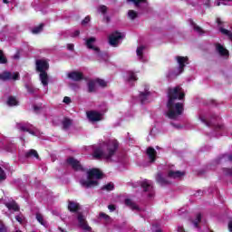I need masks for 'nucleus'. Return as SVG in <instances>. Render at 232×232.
I'll list each match as a JSON object with an SVG mask.
<instances>
[{"label": "nucleus", "instance_id": "nucleus-1", "mask_svg": "<svg viewBox=\"0 0 232 232\" xmlns=\"http://www.w3.org/2000/svg\"><path fill=\"white\" fill-rule=\"evenodd\" d=\"M184 90L180 86L169 88L168 91L169 102L167 103L166 116L172 121H179L184 111V105L181 102H175L184 99Z\"/></svg>", "mask_w": 232, "mask_h": 232}, {"label": "nucleus", "instance_id": "nucleus-2", "mask_svg": "<svg viewBox=\"0 0 232 232\" xmlns=\"http://www.w3.org/2000/svg\"><path fill=\"white\" fill-rule=\"evenodd\" d=\"M117 150H119V141L117 140H108L99 145L92 146V157L96 160H101V159L111 160V157L117 153Z\"/></svg>", "mask_w": 232, "mask_h": 232}, {"label": "nucleus", "instance_id": "nucleus-3", "mask_svg": "<svg viewBox=\"0 0 232 232\" xmlns=\"http://www.w3.org/2000/svg\"><path fill=\"white\" fill-rule=\"evenodd\" d=\"M198 120L208 128L213 126L216 135H229L227 128L220 122L221 118L218 114H213L208 111H200L198 112Z\"/></svg>", "mask_w": 232, "mask_h": 232}, {"label": "nucleus", "instance_id": "nucleus-4", "mask_svg": "<svg viewBox=\"0 0 232 232\" xmlns=\"http://www.w3.org/2000/svg\"><path fill=\"white\" fill-rule=\"evenodd\" d=\"M102 172L98 169H92L87 171V179H81L80 184L82 188H95L99 186V179H102Z\"/></svg>", "mask_w": 232, "mask_h": 232}, {"label": "nucleus", "instance_id": "nucleus-5", "mask_svg": "<svg viewBox=\"0 0 232 232\" xmlns=\"http://www.w3.org/2000/svg\"><path fill=\"white\" fill-rule=\"evenodd\" d=\"M36 64V72H40V81L45 88V93L48 92V72L46 71L50 68V64L48 61L44 59H39L35 62Z\"/></svg>", "mask_w": 232, "mask_h": 232}, {"label": "nucleus", "instance_id": "nucleus-6", "mask_svg": "<svg viewBox=\"0 0 232 232\" xmlns=\"http://www.w3.org/2000/svg\"><path fill=\"white\" fill-rule=\"evenodd\" d=\"M182 177H184V172L179 170H169L167 177H164L163 173L159 172L156 176V182L160 186H168V184H171L169 179H182Z\"/></svg>", "mask_w": 232, "mask_h": 232}, {"label": "nucleus", "instance_id": "nucleus-7", "mask_svg": "<svg viewBox=\"0 0 232 232\" xmlns=\"http://www.w3.org/2000/svg\"><path fill=\"white\" fill-rule=\"evenodd\" d=\"M0 150H4V151H7L8 153H15L17 151L15 139L0 134Z\"/></svg>", "mask_w": 232, "mask_h": 232}, {"label": "nucleus", "instance_id": "nucleus-8", "mask_svg": "<svg viewBox=\"0 0 232 232\" xmlns=\"http://www.w3.org/2000/svg\"><path fill=\"white\" fill-rule=\"evenodd\" d=\"M15 128L19 130V131H27L34 137H41V130L26 121L17 122Z\"/></svg>", "mask_w": 232, "mask_h": 232}, {"label": "nucleus", "instance_id": "nucleus-9", "mask_svg": "<svg viewBox=\"0 0 232 232\" xmlns=\"http://www.w3.org/2000/svg\"><path fill=\"white\" fill-rule=\"evenodd\" d=\"M100 112L96 111H91L87 112V117L92 122H97V121L102 120V115L108 111V105L106 102H102L99 107Z\"/></svg>", "mask_w": 232, "mask_h": 232}, {"label": "nucleus", "instance_id": "nucleus-10", "mask_svg": "<svg viewBox=\"0 0 232 232\" xmlns=\"http://www.w3.org/2000/svg\"><path fill=\"white\" fill-rule=\"evenodd\" d=\"M153 101V93L148 89H145L144 92H140L138 97L132 98V102H140L141 104H146Z\"/></svg>", "mask_w": 232, "mask_h": 232}, {"label": "nucleus", "instance_id": "nucleus-11", "mask_svg": "<svg viewBox=\"0 0 232 232\" xmlns=\"http://www.w3.org/2000/svg\"><path fill=\"white\" fill-rule=\"evenodd\" d=\"M139 185H140L144 193H146L148 198H153V197H155V190L153 189V181L144 179L143 181H140Z\"/></svg>", "mask_w": 232, "mask_h": 232}, {"label": "nucleus", "instance_id": "nucleus-12", "mask_svg": "<svg viewBox=\"0 0 232 232\" xmlns=\"http://www.w3.org/2000/svg\"><path fill=\"white\" fill-rule=\"evenodd\" d=\"M93 44H95L94 37H91L86 40L87 48H89V50L94 51L95 57H96V59H98V61H102V59H104V57H106V53H102L101 50H99L98 47H95Z\"/></svg>", "mask_w": 232, "mask_h": 232}, {"label": "nucleus", "instance_id": "nucleus-13", "mask_svg": "<svg viewBox=\"0 0 232 232\" xmlns=\"http://www.w3.org/2000/svg\"><path fill=\"white\" fill-rule=\"evenodd\" d=\"M122 39H124V34H122V33H112L109 36V44H111V46H113L115 48L122 43Z\"/></svg>", "mask_w": 232, "mask_h": 232}, {"label": "nucleus", "instance_id": "nucleus-14", "mask_svg": "<svg viewBox=\"0 0 232 232\" xmlns=\"http://www.w3.org/2000/svg\"><path fill=\"white\" fill-rule=\"evenodd\" d=\"M177 62L179 64V68H177L174 71V75H180V73H182V72H184V68L186 67V64H189V62L188 60V57H184V56H177Z\"/></svg>", "mask_w": 232, "mask_h": 232}, {"label": "nucleus", "instance_id": "nucleus-15", "mask_svg": "<svg viewBox=\"0 0 232 232\" xmlns=\"http://www.w3.org/2000/svg\"><path fill=\"white\" fill-rule=\"evenodd\" d=\"M4 204L10 213H19V205H17L15 200L5 198Z\"/></svg>", "mask_w": 232, "mask_h": 232}, {"label": "nucleus", "instance_id": "nucleus-16", "mask_svg": "<svg viewBox=\"0 0 232 232\" xmlns=\"http://www.w3.org/2000/svg\"><path fill=\"white\" fill-rule=\"evenodd\" d=\"M1 81H19V72H4L0 73Z\"/></svg>", "mask_w": 232, "mask_h": 232}, {"label": "nucleus", "instance_id": "nucleus-17", "mask_svg": "<svg viewBox=\"0 0 232 232\" xmlns=\"http://www.w3.org/2000/svg\"><path fill=\"white\" fill-rule=\"evenodd\" d=\"M77 220L80 227L83 231L92 232V227L88 226V222H86V217H84L82 213H77Z\"/></svg>", "mask_w": 232, "mask_h": 232}, {"label": "nucleus", "instance_id": "nucleus-18", "mask_svg": "<svg viewBox=\"0 0 232 232\" xmlns=\"http://www.w3.org/2000/svg\"><path fill=\"white\" fill-rule=\"evenodd\" d=\"M68 166H71L74 171H84V168L81 165V162L77 160L75 158H69L66 160Z\"/></svg>", "mask_w": 232, "mask_h": 232}, {"label": "nucleus", "instance_id": "nucleus-19", "mask_svg": "<svg viewBox=\"0 0 232 232\" xmlns=\"http://www.w3.org/2000/svg\"><path fill=\"white\" fill-rule=\"evenodd\" d=\"M146 50V47L144 45H140L137 50V57L140 63H148V54L144 53V51Z\"/></svg>", "mask_w": 232, "mask_h": 232}, {"label": "nucleus", "instance_id": "nucleus-20", "mask_svg": "<svg viewBox=\"0 0 232 232\" xmlns=\"http://www.w3.org/2000/svg\"><path fill=\"white\" fill-rule=\"evenodd\" d=\"M130 3H133L137 8L141 10H148V0H128Z\"/></svg>", "mask_w": 232, "mask_h": 232}, {"label": "nucleus", "instance_id": "nucleus-21", "mask_svg": "<svg viewBox=\"0 0 232 232\" xmlns=\"http://www.w3.org/2000/svg\"><path fill=\"white\" fill-rule=\"evenodd\" d=\"M216 51L221 57H229V51L220 44H216Z\"/></svg>", "mask_w": 232, "mask_h": 232}, {"label": "nucleus", "instance_id": "nucleus-22", "mask_svg": "<svg viewBox=\"0 0 232 232\" xmlns=\"http://www.w3.org/2000/svg\"><path fill=\"white\" fill-rule=\"evenodd\" d=\"M127 82H129V84H130V86H133V83L137 81V74H135V72L129 71L127 72V75L125 77Z\"/></svg>", "mask_w": 232, "mask_h": 232}, {"label": "nucleus", "instance_id": "nucleus-23", "mask_svg": "<svg viewBox=\"0 0 232 232\" xmlns=\"http://www.w3.org/2000/svg\"><path fill=\"white\" fill-rule=\"evenodd\" d=\"M147 155L150 160V162H155V159H157V150L152 147H149L147 149Z\"/></svg>", "mask_w": 232, "mask_h": 232}, {"label": "nucleus", "instance_id": "nucleus-24", "mask_svg": "<svg viewBox=\"0 0 232 232\" xmlns=\"http://www.w3.org/2000/svg\"><path fill=\"white\" fill-rule=\"evenodd\" d=\"M83 75L80 72H72L68 73V78L72 81H82Z\"/></svg>", "mask_w": 232, "mask_h": 232}, {"label": "nucleus", "instance_id": "nucleus-25", "mask_svg": "<svg viewBox=\"0 0 232 232\" xmlns=\"http://www.w3.org/2000/svg\"><path fill=\"white\" fill-rule=\"evenodd\" d=\"M25 89L30 95H35L39 92V89L35 88L32 83H25Z\"/></svg>", "mask_w": 232, "mask_h": 232}, {"label": "nucleus", "instance_id": "nucleus-26", "mask_svg": "<svg viewBox=\"0 0 232 232\" xmlns=\"http://www.w3.org/2000/svg\"><path fill=\"white\" fill-rule=\"evenodd\" d=\"M220 162H232V154H223L216 160V164H220Z\"/></svg>", "mask_w": 232, "mask_h": 232}, {"label": "nucleus", "instance_id": "nucleus-27", "mask_svg": "<svg viewBox=\"0 0 232 232\" xmlns=\"http://www.w3.org/2000/svg\"><path fill=\"white\" fill-rule=\"evenodd\" d=\"M125 204L126 206L130 208L132 211H142V209L137 204L132 202L131 199H125Z\"/></svg>", "mask_w": 232, "mask_h": 232}, {"label": "nucleus", "instance_id": "nucleus-28", "mask_svg": "<svg viewBox=\"0 0 232 232\" xmlns=\"http://www.w3.org/2000/svg\"><path fill=\"white\" fill-rule=\"evenodd\" d=\"M26 159H39V153H37V150L32 149L25 152Z\"/></svg>", "mask_w": 232, "mask_h": 232}, {"label": "nucleus", "instance_id": "nucleus-29", "mask_svg": "<svg viewBox=\"0 0 232 232\" xmlns=\"http://www.w3.org/2000/svg\"><path fill=\"white\" fill-rule=\"evenodd\" d=\"M188 23L190 24V26H192L193 30L197 32V34H199V35H202V34H204V30H202V28H200V26L197 25V24H195V22H193V20H188Z\"/></svg>", "mask_w": 232, "mask_h": 232}, {"label": "nucleus", "instance_id": "nucleus-30", "mask_svg": "<svg viewBox=\"0 0 232 232\" xmlns=\"http://www.w3.org/2000/svg\"><path fill=\"white\" fill-rule=\"evenodd\" d=\"M35 218H36V220L39 222V224H41L44 227L48 226V223L46 222V220H44V216H43V214L37 212L35 215Z\"/></svg>", "mask_w": 232, "mask_h": 232}, {"label": "nucleus", "instance_id": "nucleus-31", "mask_svg": "<svg viewBox=\"0 0 232 232\" xmlns=\"http://www.w3.org/2000/svg\"><path fill=\"white\" fill-rule=\"evenodd\" d=\"M88 86V92L89 93H93V92H95L96 88H97V81H90L87 83Z\"/></svg>", "mask_w": 232, "mask_h": 232}, {"label": "nucleus", "instance_id": "nucleus-32", "mask_svg": "<svg viewBox=\"0 0 232 232\" xmlns=\"http://www.w3.org/2000/svg\"><path fill=\"white\" fill-rule=\"evenodd\" d=\"M68 209L72 213H77V211H79V205L73 201H70L68 205Z\"/></svg>", "mask_w": 232, "mask_h": 232}, {"label": "nucleus", "instance_id": "nucleus-33", "mask_svg": "<svg viewBox=\"0 0 232 232\" xmlns=\"http://www.w3.org/2000/svg\"><path fill=\"white\" fill-rule=\"evenodd\" d=\"M63 130H70V126H72V120L68 118H64L62 121Z\"/></svg>", "mask_w": 232, "mask_h": 232}, {"label": "nucleus", "instance_id": "nucleus-34", "mask_svg": "<svg viewBox=\"0 0 232 232\" xmlns=\"http://www.w3.org/2000/svg\"><path fill=\"white\" fill-rule=\"evenodd\" d=\"M200 220H202V215H200V214H197L196 218L191 219V222H192L194 227H196L197 229H198V223L200 222Z\"/></svg>", "mask_w": 232, "mask_h": 232}, {"label": "nucleus", "instance_id": "nucleus-35", "mask_svg": "<svg viewBox=\"0 0 232 232\" xmlns=\"http://www.w3.org/2000/svg\"><path fill=\"white\" fill-rule=\"evenodd\" d=\"M7 104L8 106H17L19 104V102L17 101V99H15V97L10 96L7 100Z\"/></svg>", "mask_w": 232, "mask_h": 232}, {"label": "nucleus", "instance_id": "nucleus-36", "mask_svg": "<svg viewBox=\"0 0 232 232\" xmlns=\"http://www.w3.org/2000/svg\"><path fill=\"white\" fill-rule=\"evenodd\" d=\"M43 28H44V24H41L34 28H33L32 33L33 34H41L43 32Z\"/></svg>", "mask_w": 232, "mask_h": 232}, {"label": "nucleus", "instance_id": "nucleus-37", "mask_svg": "<svg viewBox=\"0 0 232 232\" xmlns=\"http://www.w3.org/2000/svg\"><path fill=\"white\" fill-rule=\"evenodd\" d=\"M33 108L34 113H41V111H43V103L34 104L33 105Z\"/></svg>", "mask_w": 232, "mask_h": 232}, {"label": "nucleus", "instance_id": "nucleus-38", "mask_svg": "<svg viewBox=\"0 0 232 232\" xmlns=\"http://www.w3.org/2000/svg\"><path fill=\"white\" fill-rule=\"evenodd\" d=\"M138 15H139L138 13L135 12L134 10L128 11V17H130L131 21H133V19H137Z\"/></svg>", "mask_w": 232, "mask_h": 232}, {"label": "nucleus", "instance_id": "nucleus-39", "mask_svg": "<svg viewBox=\"0 0 232 232\" xmlns=\"http://www.w3.org/2000/svg\"><path fill=\"white\" fill-rule=\"evenodd\" d=\"M101 86L102 88H106L108 86V82L106 81L102 80V79H97L96 80V85Z\"/></svg>", "mask_w": 232, "mask_h": 232}, {"label": "nucleus", "instance_id": "nucleus-40", "mask_svg": "<svg viewBox=\"0 0 232 232\" xmlns=\"http://www.w3.org/2000/svg\"><path fill=\"white\" fill-rule=\"evenodd\" d=\"M108 11V7H106V5H100L98 7V12L100 14H102L103 15H106V12Z\"/></svg>", "mask_w": 232, "mask_h": 232}, {"label": "nucleus", "instance_id": "nucleus-41", "mask_svg": "<svg viewBox=\"0 0 232 232\" xmlns=\"http://www.w3.org/2000/svg\"><path fill=\"white\" fill-rule=\"evenodd\" d=\"M3 180H6V173L5 170L0 167V182H3Z\"/></svg>", "mask_w": 232, "mask_h": 232}, {"label": "nucleus", "instance_id": "nucleus-42", "mask_svg": "<svg viewBox=\"0 0 232 232\" xmlns=\"http://www.w3.org/2000/svg\"><path fill=\"white\" fill-rule=\"evenodd\" d=\"M113 184L109 183L102 188V189H105L106 191H113Z\"/></svg>", "mask_w": 232, "mask_h": 232}, {"label": "nucleus", "instance_id": "nucleus-43", "mask_svg": "<svg viewBox=\"0 0 232 232\" xmlns=\"http://www.w3.org/2000/svg\"><path fill=\"white\" fill-rule=\"evenodd\" d=\"M0 64H6V57H5V54L1 50H0Z\"/></svg>", "mask_w": 232, "mask_h": 232}, {"label": "nucleus", "instance_id": "nucleus-44", "mask_svg": "<svg viewBox=\"0 0 232 232\" xmlns=\"http://www.w3.org/2000/svg\"><path fill=\"white\" fill-rule=\"evenodd\" d=\"M15 220H17V222H19L20 224H23V220H24V217L23 216V214H19V215H15L14 216Z\"/></svg>", "mask_w": 232, "mask_h": 232}, {"label": "nucleus", "instance_id": "nucleus-45", "mask_svg": "<svg viewBox=\"0 0 232 232\" xmlns=\"http://www.w3.org/2000/svg\"><path fill=\"white\" fill-rule=\"evenodd\" d=\"M0 232H8V228L5 226V223L0 220Z\"/></svg>", "mask_w": 232, "mask_h": 232}, {"label": "nucleus", "instance_id": "nucleus-46", "mask_svg": "<svg viewBox=\"0 0 232 232\" xmlns=\"http://www.w3.org/2000/svg\"><path fill=\"white\" fill-rule=\"evenodd\" d=\"M63 102L64 104H67L69 106V104H72V98L65 96L63 100Z\"/></svg>", "mask_w": 232, "mask_h": 232}, {"label": "nucleus", "instance_id": "nucleus-47", "mask_svg": "<svg viewBox=\"0 0 232 232\" xmlns=\"http://www.w3.org/2000/svg\"><path fill=\"white\" fill-rule=\"evenodd\" d=\"M79 34H81V32L79 30L71 32V37H79Z\"/></svg>", "mask_w": 232, "mask_h": 232}, {"label": "nucleus", "instance_id": "nucleus-48", "mask_svg": "<svg viewBox=\"0 0 232 232\" xmlns=\"http://www.w3.org/2000/svg\"><path fill=\"white\" fill-rule=\"evenodd\" d=\"M90 21V16H86L82 21V24L84 25V24H88Z\"/></svg>", "mask_w": 232, "mask_h": 232}, {"label": "nucleus", "instance_id": "nucleus-49", "mask_svg": "<svg viewBox=\"0 0 232 232\" xmlns=\"http://www.w3.org/2000/svg\"><path fill=\"white\" fill-rule=\"evenodd\" d=\"M100 218H104L105 220H108V218H110V216L102 212L100 213Z\"/></svg>", "mask_w": 232, "mask_h": 232}, {"label": "nucleus", "instance_id": "nucleus-50", "mask_svg": "<svg viewBox=\"0 0 232 232\" xmlns=\"http://www.w3.org/2000/svg\"><path fill=\"white\" fill-rule=\"evenodd\" d=\"M3 3H5V5H9L10 3L11 5H14L15 0H3Z\"/></svg>", "mask_w": 232, "mask_h": 232}, {"label": "nucleus", "instance_id": "nucleus-51", "mask_svg": "<svg viewBox=\"0 0 232 232\" xmlns=\"http://www.w3.org/2000/svg\"><path fill=\"white\" fill-rule=\"evenodd\" d=\"M73 48H74L73 44H67V49L70 50V52H73Z\"/></svg>", "mask_w": 232, "mask_h": 232}, {"label": "nucleus", "instance_id": "nucleus-52", "mask_svg": "<svg viewBox=\"0 0 232 232\" xmlns=\"http://www.w3.org/2000/svg\"><path fill=\"white\" fill-rule=\"evenodd\" d=\"M108 209L111 212H113L115 210V205H109L108 206Z\"/></svg>", "mask_w": 232, "mask_h": 232}, {"label": "nucleus", "instance_id": "nucleus-53", "mask_svg": "<svg viewBox=\"0 0 232 232\" xmlns=\"http://www.w3.org/2000/svg\"><path fill=\"white\" fill-rule=\"evenodd\" d=\"M178 232H186V230L184 229V227L179 226L178 227Z\"/></svg>", "mask_w": 232, "mask_h": 232}, {"label": "nucleus", "instance_id": "nucleus-54", "mask_svg": "<svg viewBox=\"0 0 232 232\" xmlns=\"http://www.w3.org/2000/svg\"><path fill=\"white\" fill-rule=\"evenodd\" d=\"M182 213H186V209L185 208L179 209V212H178V215L182 216Z\"/></svg>", "mask_w": 232, "mask_h": 232}, {"label": "nucleus", "instance_id": "nucleus-55", "mask_svg": "<svg viewBox=\"0 0 232 232\" xmlns=\"http://www.w3.org/2000/svg\"><path fill=\"white\" fill-rule=\"evenodd\" d=\"M195 197H200V195H204V192L202 190L198 191L196 194H194Z\"/></svg>", "mask_w": 232, "mask_h": 232}, {"label": "nucleus", "instance_id": "nucleus-56", "mask_svg": "<svg viewBox=\"0 0 232 232\" xmlns=\"http://www.w3.org/2000/svg\"><path fill=\"white\" fill-rule=\"evenodd\" d=\"M228 231L232 232V220L228 223Z\"/></svg>", "mask_w": 232, "mask_h": 232}, {"label": "nucleus", "instance_id": "nucleus-57", "mask_svg": "<svg viewBox=\"0 0 232 232\" xmlns=\"http://www.w3.org/2000/svg\"><path fill=\"white\" fill-rule=\"evenodd\" d=\"M171 125L174 126V128H178V129L180 128L179 124H175V123L171 122Z\"/></svg>", "mask_w": 232, "mask_h": 232}, {"label": "nucleus", "instance_id": "nucleus-58", "mask_svg": "<svg viewBox=\"0 0 232 232\" xmlns=\"http://www.w3.org/2000/svg\"><path fill=\"white\" fill-rule=\"evenodd\" d=\"M14 59H19V53H15V54L14 55Z\"/></svg>", "mask_w": 232, "mask_h": 232}, {"label": "nucleus", "instance_id": "nucleus-59", "mask_svg": "<svg viewBox=\"0 0 232 232\" xmlns=\"http://www.w3.org/2000/svg\"><path fill=\"white\" fill-rule=\"evenodd\" d=\"M104 19H106V23H110V17L104 16Z\"/></svg>", "mask_w": 232, "mask_h": 232}, {"label": "nucleus", "instance_id": "nucleus-60", "mask_svg": "<svg viewBox=\"0 0 232 232\" xmlns=\"http://www.w3.org/2000/svg\"><path fill=\"white\" fill-rule=\"evenodd\" d=\"M0 21H5V16H3V14H0Z\"/></svg>", "mask_w": 232, "mask_h": 232}, {"label": "nucleus", "instance_id": "nucleus-61", "mask_svg": "<svg viewBox=\"0 0 232 232\" xmlns=\"http://www.w3.org/2000/svg\"><path fill=\"white\" fill-rule=\"evenodd\" d=\"M20 140L22 141V144L24 142V140L23 138H20ZM24 146V143L23 144Z\"/></svg>", "mask_w": 232, "mask_h": 232}, {"label": "nucleus", "instance_id": "nucleus-62", "mask_svg": "<svg viewBox=\"0 0 232 232\" xmlns=\"http://www.w3.org/2000/svg\"><path fill=\"white\" fill-rule=\"evenodd\" d=\"M217 6H220V3H218V4H217Z\"/></svg>", "mask_w": 232, "mask_h": 232}, {"label": "nucleus", "instance_id": "nucleus-63", "mask_svg": "<svg viewBox=\"0 0 232 232\" xmlns=\"http://www.w3.org/2000/svg\"><path fill=\"white\" fill-rule=\"evenodd\" d=\"M15 232H22L21 230H16Z\"/></svg>", "mask_w": 232, "mask_h": 232}]
</instances>
